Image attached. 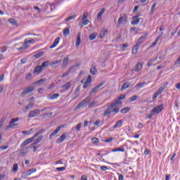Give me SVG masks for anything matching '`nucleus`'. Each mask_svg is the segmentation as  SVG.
Returning a JSON list of instances; mask_svg holds the SVG:
<instances>
[{
    "instance_id": "13",
    "label": "nucleus",
    "mask_w": 180,
    "mask_h": 180,
    "mask_svg": "<svg viewBox=\"0 0 180 180\" xmlns=\"http://www.w3.org/2000/svg\"><path fill=\"white\" fill-rule=\"evenodd\" d=\"M147 36H148V32H146L144 36H141L139 39L137 44L140 45L141 43H144L147 40Z\"/></svg>"
},
{
    "instance_id": "23",
    "label": "nucleus",
    "mask_w": 180,
    "mask_h": 180,
    "mask_svg": "<svg viewBox=\"0 0 180 180\" xmlns=\"http://www.w3.org/2000/svg\"><path fill=\"white\" fill-rule=\"evenodd\" d=\"M81 66V63L78 62L76 64L72 65L70 68H69L68 71L69 72H71L72 70H75V68H77L78 67Z\"/></svg>"
},
{
    "instance_id": "11",
    "label": "nucleus",
    "mask_w": 180,
    "mask_h": 180,
    "mask_svg": "<svg viewBox=\"0 0 180 180\" xmlns=\"http://www.w3.org/2000/svg\"><path fill=\"white\" fill-rule=\"evenodd\" d=\"M91 82H92V77H91V75H89L83 86L84 89H86V88H88L89 85H91Z\"/></svg>"
},
{
    "instance_id": "34",
    "label": "nucleus",
    "mask_w": 180,
    "mask_h": 180,
    "mask_svg": "<svg viewBox=\"0 0 180 180\" xmlns=\"http://www.w3.org/2000/svg\"><path fill=\"white\" fill-rule=\"evenodd\" d=\"M30 174L29 173V172L27 170L24 172H22V175H21V177L23 179H26L27 178V176H30Z\"/></svg>"
},
{
    "instance_id": "1",
    "label": "nucleus",
    "mask_w": 180,
    "mask_h": 180,
    "mask_svg": "<svg viewBox=\"0 0 180 180\" xmlns=\"http://www.w3.org/2000/svg\"><path fill=\"white\" fill-rule=\"evenodd\" d=\"M167 86H168V82L165 83L158 89V91L153 94V99H157V98L161 95V93L164 92Z\"/></svg>"
},
{
    "instance_id": "10",
    "label": "nucleus",
    "mask_w": 180,
    "mask_h": 180,
    "mask_svg": "<svg viewBox=\"0 0 180 180\" xmlns=\"http://www.w3.org/2000/svg\"><path fill=\"white\" fill-rule=\"evenodd\" d=\"M117 23L119 25H122V23H127V15L126 14H123L118 18Z\"/></svg>"
},
{
    "instance_id": "18",
    "label": "nucleus",
    "mask_w": 180,
    "mask_h": 180,
    "mask_svg": "<svg viewBox=\"0 0 180 180\" xmlns=\"http://www.w3.org/2000/svg\"><path fill=\"white\" fill-rule=\"evenodd\" d=\"M139 16H140V15L134 16L132 18V20L131 22V25H139V23L140 22V19L139 18Z\"/></svg>"
},
{
    "instance_id": "60",
    "label": "nucleus",
    "mask_w": 180,
    "mask_h": 180,
    "mask_svg": "<svg viewBox=\"0 0 180 180\" xmlns=\"http://www.w3.org/2000/svg\"><path fill=\"white\" fill-rule=\"evenodd\" d=\"M153 115H155V114L153 112V110H151V113H150V114H148V115H147V118H148V119H153Z\"/></svg>"
},
{
    "instance_id": "26",
    "label": "nucleus",
    "mask_w": 180,
    "mask_h": 180,
    "mask_svg": "<svg viewBox=\"0 0 180 180\" xmlns=\"http://www.w3.org/2000/svg\"><path fill=\"white\" fill-rule=\"evenodd\" d=\"M79 44H81V33L79 32L77 34V37L75 44L76 47H79Z\"/></svg>"
},
{
    "instance_id": "25",
    "label": "nucleus",
    "mask_w": 180,
    "mask_h": 180,
    "mask_svg": "<svg viewBox=\"0 0 180 180\" xmlns=\"http://www.w3.org/2000/svg\"><path fill=\"white\" fill-rule=\"evenodd\" d=\"M58 43H60V37L56 38L53 44L50 46V49H54V47L58 45Z\"/></svg>"
},
{
    "instance_id": "20",
    "label": "nucleus",
    "mask_w": 180,
    "mask_h": 180,
    "mask_svg": "<svg viewBox=\"0 0 180 180\" xmlns=\"http://www.w3.org/2000/svg\"><path fill=\"white\" fill-rule=\"evenodd\" d=\"M59 96H60V94H48L47 95L48 99H51V100L57 99V98H59Z\"/></svg>"
},
{
    "instance_id": "52",
    "label": "nucleus",
    "mask_w": 180,
    "mask_h": 180,
    "mask_svg": "<svg viewBox=\"0 0 180 180\" xmlns=\"http://www.w3.org/2000/svg\"><path fill=\"white\" fill-rule=\"evenodd\" d=\"M34 139H36V136L34 135L32 137L27 139V140H25V141H27V143L28 144H30V143H32V141H33V140H34Z\"/></svg>"
},
{
    "instance_id": "45",
    "label": "nucleus",
    "mask_w": 180,
    "mask_h": 180,
    "mask_svg": "<svg viewBox=\"0 0 180 180\" xmlns=\"http://www.w3.org/2000/svg\"><path fill=\"white\" fill-rule=\"evenodd\" d=\"M8 22L9 23H11V25H13V26H16V20L13 19V18H10L8 19Z\"/></svg>"
},
{
    "instance_id": "42",
    "label": "nucleus",
    "mask_w": 180,
    "mask_h": 180,
    "mask_svg": "<svg viewBox=\"0 0 180 180\" xmlns=\"http://www.w3.org/2000/svg\"><path fill=\"white\" fill-rule=\"evenodd\" d=\"M44 55V51H39L34 55V57L35 58H40V57H41Z\"/></svg>"
},
{
    "instance_id": "41",
    "label": "nucleus",
    "mask_w": 180,
    "mask_h": 180,
    "mask_svg": "<svg viewBox=\"0 0 180 180\" xmlns=\"http://www.w3.org/2000/svg\"><path fill=\"white\" fill-rule=\"evenodd\" d=\"M61 61H63L61 59L55 60L53 62H51L50 63V65H51V67H54V65H57V64H60V63H61Z\"/></svg>"
},
{
    "instance_id": "55",
    "label": "nucleus",
    "mask_w": 180,
    "mask_h": 180,
    "mask_svg": "<svg viewBox=\"0 0 180 180\" xmlns=\"http://www.w3.org/2000/svg\"><path fill=\"white\" fill-rule=\"evenodd\" d=\"M91 141H93L94 144H98V143H99V139L98 138H93Z\"/></svg>"
},
{
    "instance_id": "15",
    "label": "nucleus",
    "mask_w": 180,
    "mask_h": 180,
    "mask_svg": "<svg viewBox=\"0 0 180 180\" xmlns=\"http://www.w3.org/2000/svg\"><path fill=\"white\" fill-rule=\"evenodd\" d=\"M42 72H43V68L40 65H38L34 68L33 74L34 75H39V74H40Z\"/></svg>"
},
{
    "instance_id": "38",
    "label": "nucleus",
    "mask_w": 180,
    "mask_h": 180,
    "mask_svg": "<svg viewBox=\"0 0 180 180\" xmlns=\"http://www.w3.org/2000/svg\"><path fill=\"white\" fill-rule=\"evenodd\" d=\"M158 59V56H156L154 59L150 60L147 64L148 67H151V65H153V63H154V61H157Z\"/></svg>"
},
{
    "instance_id": "9",
    "label": "nucleus",
    "mask_w": 180,
    "mask_h": 180,
    "mask_svg": "<svg viewBox=\"0 0 180 180\" xmlns=\"http://www.w3.org/2000/svg\"><path fill=\"white\" fill-rule=\"evenodd\" d=\"M90 101H91V97L89 96L86 97L81 103H79V105H77V109H81L82 106H84V105H86V103H88V102H89Z\"/></svg>"
},
{
    "instance_id": "22",
    "label": "nucleus",
    "mask_w": 180,
    "mask_h": 180,
    "mask_svg": "<svg viewBox=\"0 0 180 180\" xmlns=\"http://www.w3.org/2000/svg\"><path fill=\"white\" fill-rule=\"evenodd\" d=\"M68 61H70V56H66L63 60V67H67L68 65Z\"/></svg>"
},
{
    "instance_id": "64",
    "label": "nucleus",
    "mask_w": 180,
    "mask_h": 180,
    "mask_svg": "<svg viewBox=\"0 0 180 180\" xmlns=\"http://www.w3.org/2000/svg\"><path fill=\"white\" fill-rule=\"evenodd\" d=\"M80 180H88L86 175H82Z\"/></svg>"
},
{
    "instance_id": "4",
    "label": "nucleus",
    "mask_w": 180,
    "mask_h": 180,
    "mask_svg": "<svg viewBox=\"0 0 180 180\" xmlns=\"http://www.w3.org/2000/svg\"><path fill=\"white\" fill-rule=\"evenodd\" d=\"M40 112L41 111L39 109L32 110L29 112L27 116L29 119H32L33 117H36L39 116V115H40Z\"/></svg>"
},
{
    "instance_id": "3",
    "label": "nucleus",
    "mask_w": 180,
    "mask_h": 180,
    "mask_svg": "<svg viewBox=\"0 0 180 180\" xmlns=\"http://www.w3.org/2000/svg\"><path fill=\"white\" fill-rule=\"evenodd\" d=\"M33 91H34V86L26 87L21 93V96H26V95H30V94H32Z\"/></svg>"
},
{
    "instance_id": "49",
    "label": "nucleus",
    "mask_w": 180,
    "mask_h": 180,
    "mask_svg": "<svg viewBox=\"0 0 180 180\" xmlns=\"http://www.w3.org/2000/svg\"><path fill=\"white\" fill-rule=\"evenodd\" d=\"M115 107L116 106L115 105V104H113V103H111V104L110 105L108 109L112 113V112H113V108H115Z\"/></svg>"
},
{
    "instance_id": "28",
    "label": "nucleus",
    "mask_w": 180,
    "mask_h": 180,
    "mask_svg": "<svg viewBox=\"0 0 180 180\" xmlns=\"http://www.w3.org/2000/svg\"><path fill=\"white\" fill-rule=\"evenodd\" d=\"M105 13V8H102L101 11L97 14L98 20H101L102 19V15Z\"/></svg>"
},
{
    "instance_id": "37",
    "label": "nucleus",
    "mask_w": 180,
    "mask_h": 180,
    "mask_svg": "<svg viewBox=\"0 0 180 180\" xmlns=\"http://www.w3.org/2000/svg\"><path fill=\"white\" fill-rule=\"evenodd\" d=\"M89 22V20H83L82 22L79 23V26H81V27H82V26H86Z\"/></svg>"
},
{
    "instance_id": "50",
    "label": "nucleus",
    "mask_w": 180,
    "mask_h": 180,
    "mask_svg": "<svg viewBox=\"0 0 180 180\" xmlns=\"http://www.w3.org/2000/svg\"><path fill=\"white\" fill-rule=\"evenodd\" d=\"M32 73H28L26 76H25V79L26 81H30L31 79H32Z\"/></svg>"
},
{
    "instance_id": "56",
    "label": "nucleus",
    "mask_w": 180,
    "mask_h": 180,
    "mask_svg": "<svg viewBox=\"0 0 180 180\" xmlns=\"http://www.w3.org/2000/svg\"><path fill=\"white\" fill-rule=\"evenodd\" d=\"M56 171H58L59 172H63V171H65V167H58L56 168Z\"/></svg>"
},
{
    "instance_id": "5",
    "label": "nucleus",
    "mask_w": 180,
    "mask_h": 180,
    "mask_svg": "<svg viewBox=\"0 0 180 180\" xmlns=\"http://www.w3.org/2000/svg\"><path fill=\"white\" fill-rule=\"evenodd\" d=\"M125 98H126V96L124 94H120V96L117 98L115 102L113 103V105H115V106H119V105L122 106V105L123 104V102H122V100Z\"/></svg>"
},
{
    "instance_id": "16",
    "label": "nucleus",
    "mask_w": 180,
    "mask_h": 180,
    "mask_svg": "<svg viewBox=\"0 0 180 180\" xmlns=\"http://www.w3.org/2000/svg\"><path fill=\"white\" fill-rule=\"evenodd\" d=\"M141 68H143V64L139 62L138 63H136L135 68L132 69V71H135V72H139V71H141Z\"/></svg>"
},
{
    "instance_id": "63",
    "label": "nucleus",
    "mask_w": 180,
    "mask_h": 180,
    "mask_svg": "<svg viewBox=\"0 0 180 180\" xmlns=\"http://www.w3.org/2000/svg\"><path fill=\"white\" fill-rule=\"evenodd\" d=\"M81 126H82L81 123H79V124L76 126V130H77V131H79V130H81Z\"/></svg>"
},
{
    "instance_id": "44",
    "label": "nucleus",
    "mask_w": 180,
    "mask_h": 180,
    "mask_svg": "<svg viewBox=\"0 0 180 180\" xmlns=\"http://www.w3.org/2000/svg\"><path fill=\"white\" fill-rule=\"evenodd\" d=\"M144 84H146V82L139 83L134 88H136V89H140V88H142V86H144Z\"/></svg>"
},
{
    "instance_id": "61",
    "label": "nucleus",
    "mask_w": 180,
    "mask_h": 180,
    "mask_svg": "<svg viewBox=\"0 0 180 180\" xmlns=\"http://www.w3.org/2000/svg\"><path fill=\"white\" fill-rule=\"evenodd\" d=\"M100 169H101V171H108V169H109L106 166H101L100 167Z\"/></svg>"
},
{
    "instance_id": "35",
    "label": "nucleus",
    "mask_w": 180,
    "mask_h": 180,
    "mask_svg": "<svg viewBox=\"0 0 180 180\" xmlns=\"http://www.w3.org/2000/svg\"><path fill=\"white\" fill-rule=\"evenodd\" d=\"M49 64H50V62L49 60H46V61L42 63L41 65H39V66H41L42 70H44V68H47V67H49Z\"/></svg>"
},
{
    "instance_id": "31",
    "label": "nucleus",
    "mask_w": 180,
    "mask_h": 180,
    "mask_svg": "<svg viewBox=\"0 0 180 180\" xmlns=\"http://www.w3.org/2000/svg\"><path fill=\"white\" fill-rule=\"evenodd\" d=\"M123 124V120H118L116 124L113 126V129H117L119 127H122V124Z\"/></svg>"
},
{
    "instance_id": "29",
    "label": "nucleus",
    "mask_w": 180,
    "mask_h": 180,
    "mask_svg": "<svg viewBox=\"0 0 180 180\" xmlns=\"http://www.w3.org/2000/svg\"><path fill=\"white\" fill-rule=\"evenodd\" d=\"M128 88H130V83L129 82H125L122 84L121 87V91H124L127 89Z\"/></svg>"
},
{
    "instance_id": "58",
    "label": "nucleus",
    "mask_w": 180,
    "mask_h": 180,
    "mask_svg": "<svg viewBox=\"0 0 180 180\" xmlns=\"http://www.w3.org/2000/svg\"><path fill=\"white\" fill-rule=\"evenodd\" d=\"M87 18H88V13L84 12V13H83L82 20H85L87 19Z\"/></svg>"
},
{
    "instance_id": "32",
    "label": "nucleus",
    "mask_w": 180,
    "mask_h": 180,
    "mask_svg": "<svg viewBox=\"0 0 180 180\" xmlns=\"http://www.w3.org/2000/svg\"><path fill=\"white\" fill-rule=\"evenodd\" d=\"M33 106H34V103H32V102H29L27 105L25 106V112H27V110H29V109H32V108H33Z\"/></svg>"
},
{
    "instance_id": "54",
    "label": "nucleus",
    "mask_w": 180,
    "mask_h": 180,
    "mask_svg": "<svg viewBox=\"0 0 180 180\" xmlns=\"http://www.w3.org/2000/svg\"><path fill=\"white\" fill-rule=\"evenodd\" d=\"M94 126H96V127H99V126H101L102 124H101V120H97L94 123Z\"/></svg>"
},
{
    "instance_id": "36",
    "label": "nucleus",
    "mask_w": 180,
    "mask_h": 180,
    "mask_svg": "<svg viewBox=\"0 0 180 180\" xmlns=\"http://www.w3.org/2000/svg\"><path fill=\"white\" fill-rule=\"evenodd\" d=\"M106 34H108V30H102L100 34V38L103 39V37H105V36H106Z\"/></svg>"
},
{
    "instance_id": "7",
    "label": "nucleus",
    "mask_w": 180,
    "mask_h": 180,
    "mask_svg": "<svg viewBox=\"0 0 180 180\" xmlns=\"http://www.w3.org/2000/svg\"><path fill=\"white\" fill-rule=\"evenodd\" d=\"M43 137H44L43 135L39 136L36 139V141L33 143L31 144V146H27L26 148V150H32V148H33V146H37V144H39V143H40L41 141V140H43Z\"/></svg>"
},
{
    "instance_id": "57",
    "label": "nucleus",
    "mask_w": 180,
    "mask_h": 180,
    "mask_svg": "<svg viewBox=\"0 0 180 180\" xmlns=\"http://www.w3.org/2000/svg\"><path fill=\"white\" fill-rule=\"evenodd\" d=\"M36 171H37V169H30L27 170L30 175H32V174H33L34 172H36Z\"/></svg>"
},
{
    "instance_id": "2",
    "label": "nucleus",
    "mask_w": 180,
    "mask_h": 180,
    "mask_svg": "<svg viewBox=\"0 0 180 180\" xmlns=\"http://www.w3.org/2000/svg\"><path fill=\"white\" fill-rule=\"evenodd\" d=\"M17 122H19V118H12L8 123V126L6 127V130L15 127V126H19V124H16Z\"/></svg>"
},
{
    "instance_id": "6",
    "label": "nucleus",
    "mask_w": 180,
    "mask_h": 180,
    "mask_svg": "<svg viewBox=\"0 0 180 180\" xmlns=\"http://www.w3.org/2000/svg\"><path fill=\"white\" fill-rule=\"evenodd\" d=\"M162 110H164V104L155 106L153 108L152 112L155 115H158V113H160V112H162Z\"/></svg>"
},
{
    "instance_id": "43",
    "label": "nucleus",
    "mask_w": 180,
    "mask_h": 180,
    "mask_svg": "<svg viewBox=\"0 0 180 180\" xmlns=\"http://www.w3.org/2000/svg\"><path fill=\"white\" fill-rule=\"evenodd\" d=\"M96 32H94L89 35V40H95L96 39Z\"/></svg>"
},
{
    "instance_id": "47",
    "label": "nucleus",
    "mask_w": 180,
    "mask_h": 180,
    "mask_svg": "<svg viewBox=\"0 0 180 180\" xmlns=\"http://www.w3.org/2000/svg\"><path fill=\"white\" fill-rule=\"evenodd\" d=\"M70 34V29L69 28H65L63 30V36H68Z\"/></svg>"
},
{
    "instance_id": "24",
    "label": "nucleus",
    "mask_w": 180,
    "mask_h": 180,
    "mask_svg": "<svg viewBox=\"0 0 180 180\" xmlns=\"http://www.w3.org/2000/svg\"><path fill=\"white\" fill-rule=\"evenodd\" d=\"M139 49H140V44L136 43V45L132 49V54H136Z\"/></svg>"
},
{
    "instance_id": "19",
    "label": "nucleus",
    "mask_w": 180,
    "mask_h": 180,
    "mask_svg": "<svg viewBox=\"0 0 180 180\" xmlns=\"http://www.w3.org/2000/svg\"><path fill=\"white\" fill-rule=\"evenodd\" d=\"M36 43V39H25L24 44L25 47H28L27 44H34Z\"/></svg>"
},
{
    "instance_id": "62",
    "label": "nucleus",
    "mask_w": 180,
    "mask_h": 180,
    "mask_svg": "<svg viewBox=\"0 0 180 180\" xmlns=\"http://www.w3.org/2000/svg\"><path fill=\"white\" fill-rule=\"evenodd\" d=\"M27 150H26V148L20 151L21 155H23L27 154Z\"/></svg>"
},
{
    "instance_id": "40",
    "label": "nucleus",
    "mask_w": 180,
    "mask_h": 180,
    "mask_svg": "<svg viewBox=\"0 0 180 180\" xmlns=\"http://www.w3.org/2000/svg\"><path fill=\"white\" fill-rule=\"evenodd\" d=\"M120 112H121V113L126 114L128 112H130V108L129 107L124 108L121 109Z\"/></svg>"
},
{
    "instance_id": "59",
    "label": "nucleus",
    "mask_w": 180,
    "mask_h": 180,
    "mask_svg": "<svg viewBox=\"0 0 180 180\" xmlns=\"http://www.w3.org/2000/svg\"><path fill=\"white\" fill-rule=\"evenodd\" d=\"M119 108H117V107H115V108H114L113 109H112V112L113 113H119Z\"/></svg>"
},
{
    "instance_id": "17",
    "label": "nucleus",
    "mask_w": 180,
    "mask_h": 180,
    "mask_svg": "<svg viewBox=\"0 0 180 180\" xmlns=\"http://www.w3.org/2000/svg\"><path fill=\"white\" fill-rule=\"evenodd\" d=\"M162 36H164V32H161V34L157 37L154 43H153L150 45V47H155V46H157V44L158 43V41H160V39H161V37H162Z\"/></svg>"
},
{
    "instance_id": "8",
    "label": "nucleus",
    "mask_w": 180,
    "mask_h": 180,
    "mask_svg": "<svg viewBox=\"0 0 180 180\" xmlns=\"http://www.w3.org/2000/svg\"><path fill=\"white\" fill-rule=\"evenodd\" d=\"M103 85H105V82H101L98 85L92 89V90L90 91V95H94V94H96L99 88H102Z\"/></svg>"
},
{
    "instance_id": "39",
    "label": "nucleus",
    "mask_w": 180,
    "mask_h": 180,
    "mask_svg": "<svg viewBox=\"0 0 180 180\" xmlns=\"http://www.w3.org/2000/svg\"><path fill=\"white\" fill-rule=\"evenodd\" d=\"M139 98H140V96H132L131 98H129V102H134L137 101Z\"/></svg>"
},
{
    "instance_id": "48",
    "label": "nucleus",
    "mask_w": 180,
    "mask_h": 180,
    "mask_svg": "<svg viewBox=\"0 0 180 180\" xmlns=\"http://www.w3.org/2000/svg\"><path fill=\"white\" fill-rule=\"evenodd\" d=\"M46 78H44V79H41L37 82H34V84L35 85H37V84H43V82H46Z\"/></svg>"
},
{
    "instance_id": "14",
    "label": "nucleus",
    "mask_w": 180,
    "mask_h": 180,
    "mask_svg": "<svg viewBox=\"0 0 180 180\" xmlns=\"http://www.w3.org/2000/svg\"><path fill=\"white\" fill-rule=\"evenodd\" d=\"M67 139V134L65 133H63L57 140L56 143L57 144H60V143H63L64 140Z\"/></svg>"
},
{
    "instance_id": "30",
    "label": "nucleus",
    "mask_w": 180,
    "mask_h": 180,
    "mask_svg": "<svg viewBox=\"0 0 180 180\" xmlns=\"http://www.w3.org/2000/svg\"><path fill=\"white\" fill-rule=\"evenodd\" d=\"M76 18H77V15L73 14V15H70V17H68V18H66L65 20V22H71V20H75Z\"/></svg>"
},
{
    "instance_id": "51",
    "label": "nucleus",
    "mask_w": 180,
    "mask_h": 180,
    "mask_svg": "<svg viewBox=\"0 0 180 180\" xmlns=\"http://www.w3.org/2000/svg\"><path fill=\"white\" fill-rule=\"evenodd\" d=\"M155 6H157V3H154L152 6H151V9H150V13L153 15V13H154V11L155 9Z\"/></svg>"
},
{
    "instance_id": "21",
    "label": "nucleus",
    "mask_w": 180,
    "mask_h": 180,
    "mask_svg": "<svg viewBox=\"0 0 180 180\" xmlns=\"http://www.w3.org/2000/svg\"><path fill=\"white\" fill-rule=\"evenodd\" d=\"M71 86H72L71 82H68L62 86V88L65 89V91H68V89H71Z\"/></svg>"
},
{
    "instance_id": "53",
    "label": "nucleus",
    "mask_w": 180,
    "mask_h": 180,
    "mask_svg": "<svg viewBox=\"0 0 180 180\" xmlns=\"http://www.w3.org/2000/svg\"><path fill=\"white\" fill-rule=\"evenodd\" d=\"M19 169L18 164H14L13 166V172H16Z\"/></svg>"
},
{
    "instance_id": "27",
    "label": "nucleus",
    "mask_w": 180,
    "mask_h": 180,
    "mask_svg": "<svg viewBox=\"0 0 180 180\" xmlns=\"http://www.w3.org/2000/svg\"><path fill=\"white\" fill-rule=\"evenodd\" d=\"M117 151H120L121 153H124V146H122L120 148H114L112 150V153H116Z\"/></svg>"
},
{
    "instance_id": "12",
    "label": "nucleus",
    "mask_w": 180,
    "mask_h": 180,
    "mask_svg": "<svg viewBox=\"0 0 180 180\" xmlns=\"http://www.w3.org/2000/svg\"><path fill=\"white\" fill-rule=\"evenodd\" d=\"M63 127H64V125H60V126L58 127L55 129V131L50 134L49 139H51V137H54V136H56V134H57L60 131V130H61V129H63Z\"/></svg>"
},
{
    "instance_id": "33",
    "label": "nucleus",
    "mask_w": 180,
    "mask_h": 180,
    "mask_svg": "<svg viewBox=\"0 0 180 180\" xmlns=\"http://www.w3.org/2000/svg\"><path fill=\"white\" fill-rule=\"evenodd\" d=\"M96 72H98V70H96V67L95 66H91V69H90V73L92 75H96Z\"/></svg>"
},
{
    "instance_id": "46",
    "label": "nucleus",
    "mask_w": 180,
    "mask_h": 180,
    "mask_svg": "<svg viewBox=\"0 0 180 180\" xmlns=\"http://www.w3.org/2000/svg\"><path fill=\"white\" fill-rule=\"evenodd\" d=\"M44 129H41V130H39L38 132H37L34 135V136H35V139H36V137H37V136H40V134H43L44 133Z\"/></svg>"
}]
</instances>
